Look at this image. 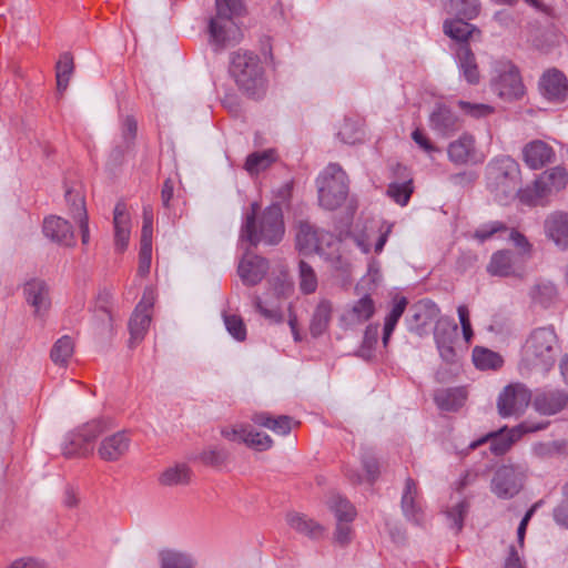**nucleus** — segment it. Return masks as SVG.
Segmentation results:
<instances>
[{
  "instance_id": "nucleus-60",
  "label": "nucleus",
  "mask_w": 568,
  "mask_h": 568,
  "mask_svg": "<svg viewBox=\"0 0 568 568\" xmlns=\"http://www.w3.org/2000/svg\"><path fill=\"white\" fill-rule=\"evenodd\" d=\"M152 257V242L141 241L140 254H139V267L138 274L145 276L150 272Z\"/></svg>"
},
{
  "instance_id": "nucleus-55",
  "label": "nucleus",
  "mask_w": 568,
  "mask_h": 568,
  "mask_svg": "<svg viewBox=\"0 0 568 568\" xmlns=\"http://www.w3.org/2000/svg\"><path fill=\"white\" fill-rule=\"evenodd\" d=\"M378 341V325L371 324L366 327L364 332V338L362 346L358 351L359 356L364 358H369L372 355V351Z\"/></svg>"
},
{
  "instance_id": "nucleus-21",
  "label": "nucleus",
  "mask_w": 568,
  "mask_h": 568,
  "mask_svg": "<svg viewBox=\"0 0 568 568\" xmlns=\"http://www.w3.org/2000/svg\"><path fill=\"white\" fill-rule=\"evenodd\" d=\"M413 314L409 321V329L417 335L423 336L426 326L435 320H438L439 307L430 300L418 302L413 307Z\"/></svg>"
},
{
  "instance_id": "nucleus-19",
  "label": "nucleus",
  "mask_w": 568,
  "mask_h": 568,
  "mask_svg": "<svg viewBox=\"0 0 568 568\" xmlns=\"http://www.w3.org/2000/svg\"><path fill=\"white\" fill-rule=\"evenodd\" d=\"M43 234L63 246H73L75 243L71 224L60 216L51 215L44 219Z\"/></svg>"
},
{
  "instance_id": "nucleus-52",
  "label": "nucleus",
  "mask_w": 568,
  "mask_h": 568,
  "mask_svg": "<svg viewBox=\"0 0 568 568\" xmlns=\"http://www.w3.org/2000/svg\"><path fill=\"white\" fill-rule=\"evenodd\" d=\"M564 449V442L554 440L548 443H537L532 446V454L538 458L546 459L561 454Z\"/></svg>"
},
{
  "instance_id": "nucleus-43",
  "label": "nucleus",
  "mask_w": 568,
  "mask_h": 568,
  "mask_svg": "<svg viewBox=\"0 0 568 568\" xmlns=\"http://www.w3.org/2000/svg\"><path fill=\"white\" fill-rule=\"evenodd\" d=\"M159 481L164 486L185 485L190 481V469L183 464L169 467L160 475Z\"/></svg>"
},
{
  "instance_id": "nucleus-13",
  "label": "nucleus",
  "mask_w": 568,
  "mask_h": 568,
  "mask_svg": "<svg viewBox=\"0 0 568 568\" xmlns=\"http://www.w3.org/2000/svg\"><path fill=\"white\" fill-rule=\"evenodd\" d=\"M491 276L499 277H523L525 267L518 257L509 250H499L495 252L486 266Z\"/></svg>"
},
{
  "instance_id": "nucleus-18",
  "label": "nucleus",
  "mask_w": 568,
  "mask_h": 568,
  "mask_svg": "<svg viewBox=\"0 0 568 568\" xmlns=\"http://www.w3.org/2000/svg\"><path fill=\"white\" fill-rule=\"evenodd\" d=\"M268 263L265 258L246 253L241 260L237 273L245 285H256L265 276Z\"/></svg>"
},
{
  "instance_id": "nucleus-26",
  "label": "nucleus",
  "mask_w": 568,
  "mask_h": 568,
  "mask_svg": "<svg viewBox=\"0 0 568 568\" xmlns=\"http://www.w3.org/2000/svg\"><path fill=\"white\" fill-rule=\"evenodd\" d=\"M418 486L412 478H406L405 486L402 495L400 507L404 516L416 524L422 519V507L418 501Z\"/></svg>"
},
{
  "instance_id": "nucleus-12",
  "label": "nucleus",
  "mask_w": 568,
  "mask_h": 568,
  "mask_svg": "<svg viewBox=\"0 0 568 568\" xmlns=\"http://www.w3.org/2000/svg\"><path fill=\"white\" fill-rule=\"evenodd\" d=\"M494 91L508 101L524 95V84L518 70L510 63L504 64L497 78L493 81Z\"/></svg>"
},
{
  "instance_id": "nucleus-46",
  "label": "nucleus",
  "mask_w": 568,
  "mask_h": 568,
  "mask_svg": "<svg viewBox=\"0 0 568 568\" xmlns=\"http://www.w3.org/2000/svg\"><path fill=\"white\" fill-rule=\"evenodd\" d=\"M162 568H194V560L182 552L163 550L160 552Z\"/></svg>"
},
{
  "instance_id": "nucleus-6",
  "label": "nucleus",
  "mask_w": 568,
  "mask_h": 568,
  "mask_svg": "<svg viewBox=\"0 0 568 568\" xmlns=\"http://www.w3.org/2000/svg\"><path fill=\"white\" fill-rule=\"evenodd\" d=\"M318 202L326 210L341 206L348 192L345 172L337 164H329L317 179Z\"/></svg>"
},
{
  "instance_id": "nucleus-27",
  "label": "nucleus",
  "mask_w": 568,
  "mask_h": 568,
  "mask_svg": "<svg viewBox=\"0 0 568 568\" xmlns=\"http://www.w3.org/2000/svg\"><path fill=\"white\" fill-rule=\"evenodd\" d=\"M65 200L70 206L71 216L79 223L82 243L88 244L90 234L84 197L79 192L67 190Z\"/></svg>"
},
{
  "instance_id": "nucleus-54",
  "label": "nucleus",
  "mask_w": 568,
  "mask_h": 568,
  "mask_svg": "<svg viewBox=\"0 0 568 568\" xmlns=\"http://www.w3.org/2000/svg\"><path fill=\"white\" fill-rule=\"evenodd\" d=\"M457 104L465 114L474 119L486 118L494 113V108L485 103H471L459 100Z\"/></svg>"
},
{
  "instance_id": "nucleus-44",
  "label": "nucleus",
  "mask_w": 568,
  "mask_h": 568,
  "mask_svg": "<svg viewBox=\"0 0 568 568\" xmlns=\"http://www.w3.org/2000/svg\"><path fill=\"white\" fill-rule=\"evenodd\" d=\"M298 285L304 294L314 293L318 285L314 268L303 260L298 263Z\"/></svg>"
},
{
  "instance_id": "nucleus-36",
  "label": "nucleus",
  "mask_w": 568,
  "mask_h": 568,
  "mask_svg": "<svg viewBox=\"0 0 568 568\" xmlns=\"http://www.w3.org/2000/svg\"><path fill=\"white\" fill-rule=\"evenodd\" d=\"M444 32L453 40L459 42L460 45L467 44V40L475 34H480V31L475 26L466 22L464 19L445 21Z\"/></svg>"
},
{
  "instance_id": "nucleus-53",
  "label": "nucleus",
  "mask_w": 568,
  "mask_h": 568,
  "mask_svg": "<svg viewBox=\"0 0 568 568\" xmlns=\"http://www.w3.org/2000/svg\"><path fill=\"white\" fill-rule=\"evenodd\" d=\"M224 324L227 332L239 342L246 338V327L241 316L239 315H223Z\"/></svg>"
},
{
  "instance_id": "nucleus-3",
  "label": "nucleus",
  "mask_w": 568,
  "mask_h": 568,
  "mask_svg": "<svg viewBox=\"0 0 568 568\" xmlns=\"http://www.w3.org/2000/svg\"><path fill=\"white\" fill-rule=\"evenodd\" d=\"M230 74L240 91L250 98L260 99L266 92L264 68L258 55L248 51L231 54Z\"/></svg>"
},
{
  "instance_id": "nucleus-32",
  "label": "nucleus",
  "mask_w": 568,
  "mask_h": 568,
  "mask_svg": "<svg viewBox=\"0 0 568 568\" xmlns=\"http://www.w3.org/2000/svg\"><path fill=\"white\" fill-rule=\"evenodd\" d=\"M333 313V305L328 300H321L316 305L311 324L310 332L312 336L318 337L324 334L329 325Z\"/></svg>"
},
{
  "instance_id": "nucleus-51",
  "label": "nucleus",
  "mask_w": 568,
  "mask_h": 568,
  "mask_svg": "<svg viewBox=\"0 0 568 568\" xmlns=\"http://www.w3.org/2000/svg\"><path fill=\"white\" fill-rule=\"evenodd\" d=\"M412 193V180L405 181L403 183H390L387 189L388 196L392 197L397 204L402 206L408 203Z\"/></svg>"
},
{
  "instance_id": "nucleus-2",
  "label": "nucleus",
  "mask_w": 568,
  "mask_h": 568,
  "mask_svg": "<svg viewBox=\"0 0 568 568\" xmlns=\"http://www.w3.org/2000/svg\"><path fill=\"white\" fill-rule=\"evenodd\" d=\"M251 209L252 213L246 215L241 230V240L247 241L252 246H257L260 243L267 245L280 243L284 234L281 206L270 205L261 214H257V203H252Z\"/></svg>"
},
{
  "instance_id": "nucleus-38",
  "label": "nucleus",
  "mask_w": 568,
  "mask_h": 568,
  "mask_svg": "<svg viewBox=\"0 0 568 568\" xmlns=\"http://www.w3.org/2000/svg\"><path fill=\"white\" fill-rule=\"evenodd\" d=\"M151 323V315L149 312H143L141 308H135L130 322V346L133 347L135 344L140 343Z\"/></svg>"
},
{
  "instance_id": "nucleus-42",
  "label": "nucleus",
  "mask_w": 568,
  "mask_h": 568,
  "mask_svg": "<svg viewBox=\"0 0 568 568\" xmlns=\"http://www.w3.org/2000/svg\"><path fill=\"white\" fill-rule=\"evenodd\" d=\"M73 351L74 344L71 337L62 336L54 343L50 353V357L55 365L65 367L73 354Z\"/></svg>"
},
{
  "instance_id": "nucleus-9",
  "label": "nucleus",
  "mask_w": 568,
  "mask_h": 568,
  "mask_svg": "<svg viewBox=\"0 0 568 568\" xmlns=\"http://www.w3.org/2000/svg\"><path fill=\"white\" fill-rule=\"evenodd\" d=\"M457 324L448 317H439L434 328V339L442 359L448 364L457 362L454 343L457 338Z\"/></svg>"
},
{
  "instance_id": "nucleus-39",
  "label": "nucleus",
  "mask_w": 568,
  "mask_h": 568,
  "mask_svg": "<svg viewBox=\"0 0 568 568\" xmlns=\"http://www.w3.org/2000/svg\"><path fill=\"white\" fill-rule=\"evenodd\" d=\"M466 393L463 388H448L435 394V402L443 410H456L465 402Z\"/></svg>"
},
{
  "instance_id": "nucleus-49",
  "label": "nucleus",
  "mask_w": 568,
  "mask_h": 568,
  "mask_svg": "<svg viewBox=\"0 0 568 568\" xmlns=\"http://www.w3.org/2000/svg\"><path fill=\"white\" fill-rule=\"evenodd\" d=\"M337 135L344 143L354 144L362 140L364 133L358 121L345 119Z\"/></svg>"
},
{
  "instance_id": "nucleus-61",
  "label": "nucleus",
  "mask_w": 568,
  "mask_h": 568,
  "mask_svg": "<svg viewBox=\"0 0 568 568\" xmlns=\"http://www.w3.org/2000/svg\"><path fill=\"white\" fill-rule=\"evenodd\" d=\"M564 499L554 510L555 520L565 527H568V483L562 487Z\"/></svg>"
},
{
  "instance_id": "nucleus-22",
  "label": "nucleus",
  "mask_w": 568,
  "mask_h": 568,
  "mask_svg": "<svg viewBox=\"0 0 568 568\" xmlns=\"http://www.w3.org/2000/svg\"><path fill=\"white\" fill-rule=\"evenodd\" d=\"M374 313V301L369 295H364L343 312L341 322L345 327L357 326L368 321Z\"/></svg>"
},
{
  "instance_id": "nucleus-58",
  "label": "nucleus",
  "mask_w": 568,
  "mask_h": 568,
  "mask_svg": "<svg viewBox=\"0 0 568 568\" xmlns=\"http://www.w3.org/2000/svg\"><path fill=\"white\" fill-rule=\"evenodd\" d=\"M227 452L219 447H210L200 454V460L205 465L220 466L227 459Z\"/></svg>"
},
{
  "instance_id": "nucleus-37",
  "label": "nucleus",
  "mask_w": 568,
  "mask_h": 568,
  "mask_svg": "<svg viewBox=\"0 0 568 568\" xmlns=\"http://www.w3.org/2000/svg\"><path fill=\"white\" fill-rule=\"evenodd\" d=\"M469 503L466 498L450 497V503L445 510L450 528L455 529L457 532L462 530L464 518L467 515Z\"/></svg>"
},
{
  "instance_id": "nucleus-31",
  "label": "nucleus",
  "mask_w": 568,
  "mask_h": 568,
  "mask_svg": "<svg viewBox=\"0 0 568 568\" xmlns=\"http://www.w3.org/2000/svg\"><path fill=\"white\" fill-rule=\"evenodd\" d=\"M286 521L293 530L312 539L321 538L325 531L321 524L301 513L287 514Z\"/></svg>"
},
{
  "instance_id": "nucleus-5",
  "label": "nucleus",
  "mask_w": 568,
  "mask_h": 568,
  "mask_svg": "<svg viewBox=\"0 0 568 568\" xmlns=\"http://www.w3.org/2000/svg\"><path fill=\"white\" fill-rule=\"evenodd\" d=\"M567 183L568 171L562 166L551 168L521 189L519 201L528 206H546L554 195L567 186Z\"/></svg>"
},
{
  "instance_id": "nucleus-24",
  "label": "nucleus",
  "mask_w": 568,
  "mask_h": 568,
  "mask_svg": "<svg viewBox=\"0 0 568 568\" xmlns=\"http://www.w3.org/2000/svg\"><path fill=\"white\" fill-rule=\"evenodd\" d=\"M129 447V436L124 432H118L100 443L98 454L105 462H115L125 455Z\"/></svg>"
},
{
  "instance_id": "nucleus-56",
  "label": "nucleus",
  "mask_w": 568,
  "mask_h": 568,
  "mask_svg": "<svg viewBox=\"0 0 568 568\" xmlns=\"http://www.w3.org/2000/svg\"><path fill=\"white\" fill-rule=\"evenodd\" d=\"M138 132V122L131 116L126 115L122 122L121 138L122 143L125 145V150H131L134 145V140Z\"/></svg>"
},
{
  "instance_id": "nucleus-4",
  "label": "nucleus",
  "mask_w": 568,
  "mask_h": 568,
  "mask_svg": "<svg viewBox=\"0 0 568 568\" xmlns=\"http://www.w3.org/2000/svg\"><path fill=\"white\" fill-rule=\"evenodd\" d=\"M558 354L557 336L550 327L534 329L523 347V368L548 371L555 363Z\"/></svg>"
},
{
  "instance_id": "nucleus-28",
  "label": "nucleus",
  "mask_w": 568,
  "mask_h": 568,
  "mask_svg": "<svg viewBox=\"0 0 568 568\" xmlns=\"http://www.w3.org/2000/svg\"><path fill=\"white\" fill-rule=\"evenodd\" d=\"M568 396L560 390L538 393L532 402L537 412L544 415H554L566 407Z\"/></svg>"
},
{
  "instance_id": "nucleus-23",
  "label": "nucleus",
  "mask_w": 568,
  "mask_h": 568,
  "mask_svg": "<svg viewBox=\"0 0 568 568\" xmlns=\"http://www.w3.org/2000/svg\"><path fill=\"white\" fill-rule=\"evenodd\" d=\"M429 125L438 135L447 138L458 131V116L447 106L438 105L429 115Z\"/></svg>"
},
{
  "instance_id": "nucleus-7",
  "label": "nucleus",
  "mask_w": 568,
  "mask_h": 568,
  "mask_svg": "<svg viewBox=\"0 0 568 568\" xmlns=\"http://www.w3.org/2000/svg\"><path fill=\"white\" fill-rule=\"evenodd\" d=\"M525 470L519 466L504 465L499 467L491 480L493 493L503 499H510L523 488Z\"/></svg>"
},
{
  "instance_id": "nucleus-47",
  "label": "nucleus",
  "mask_w": 568,
  "mask_h": 568,
  "mask_svg": "<svg viewBox=\"0 0 568 568\" xmlns=\"http://www.w3.org/2000/svg\"><path fill=\"white\" fill-rule=\"evenodd\" d=\"M473 361L479 369H496L503 364V359L497 353L479 347L474 349Z\"/></svg>"
},
{
  "instance_id": "nucleus-1",
  "label": "nucleus",
  "mask_w": 568,
  "mask_h": 568,
  "mask_svg": "<svg viewBox=\"0 0 568 568\" xmlns=\"http://www.w3.org/2000/svg\"><path fill=\"white\" fill-rule=\"evenodd\" d=\"M486 189L494 201L506 205L519 199L521 172L519 164L509 155H499L485 169Z\"/></svg>"
},
{
  "instance_id": "nucleus-17",
  "label": "nucleus",
  "mask_w": 568,
  "mask_h": 568,
  "mask_svg": "<svg viewBox=\"0 0 568 568\" xmlns=\"http://www.w3.org/2000/svg\"><path fill=\"white\" fill-rule=\"evenodd\" d=\"M555 158L552 146L541 140H534L523 148V160L531 170H539L551 163Z\"/></svg>"
},
{
  "instance_id": "nucleus-57",
  "label": "nucleus",
  "mask_w": 568,
  "mask_h": 568,
  "mask_svg": "<svg viewBox=\"0 0 568 568\" xmlns=\"http://www.w3.org/2000/svg\"><path fill=\"white\" fill-rule=\"evenodd\" d=\"M506 230L507 227L503 222L494 221L476 229L474 231L473 237L483 243L489 240L494 234Z\"/></svg>"
},
{
  "instance_id": "nucleus-48",
  "label": "nucleus",
  "mask_w": 568,
  "mask_h": 568,
  "mask_svg": "<svg viewBox=\"0 0 568 568\" xmlns=\"http://www.w3.org/2000/svg\"><path fill=\"white\" fill-rule=\"evenodd\" d=\"M449 11L465 19H475L480 11L478 0H449Z\"/></svg>"
},
{
  "instance_id": "nucleus-11",
  "label": "nucleus",
  "mask_w": 568,
  "mask_h": 568,
  "mask_svg": "<svg viewBox=\"0 0 568 568\" xmlns=\"http://www.w3.org/2000/svg\"><path fill=\"white\" fill-rule=\"evenodd\" d=\"M546 426H547V424L532 423L529 420H525L521 424H519L518 426L511 428L509 430L506 439L501 438V437H497L491 433L486 437H483L478 440L471 442L469 444V449L477 448L479 445L487 442V439L489 437H491L493 440H491L490 449L493 450L494 454L501 455V454L506 453L509 449V447L511 446V444L514 442L518 440L524 434L544 429Z\"/></svg>"
},
{
  "instance_id": "nucleus-30",
  "label": "nucleus",
  "mask_w": 568,
  "mask_h": 568,
  "mask_svg": "<svg viewBox=\"0 0 568 568\" xmlns=\"http://www.w3.org/2000/svg\"><path fill=\"white\" fill-rule=\"evenodd\" d=\"M113 224L115 250L122 253L126 250L130 240V216L123 203H118L114 207Z\"/></svg>"
},
{
  "instance_id": "nucleus-25",
  "label": "nucleus",
  "mask_w": 568,
  "mask_h": 568,
  "mask_svg": "<svg viewBox=\"0 0 568 568\" xmlns=\"http://www.w3.org/2000/svg\"><path fill=\"white\" fill-rule=\"evenodd\" d=\"M237 28L232 19L217 14L210 19L209 33L211 42L222 48L232 40H235Z\"/></svg>"
},
{
  "instance_id": "nucleus-33",
  "label": "nucleus",
  "mask_w": 568,
  "mask_h": 568,
  "mask_svg": "<svg viewBox=\"0 0 568 568\" xmlns=\"http://www.w3.org/2000/svg\"><path fill=\"white\" fill-rule=\"evenodd\" d=\"M459 69L468 83L475 84L479 81V70L474 52L468 44L459 45L457 50Z\"/></svg>"
},
{
  "instance_id": "nucleus-59",
  "label": "nucleus",
  "mask_w": 568,
  "mask_h": 568,
  "mask_svg": "<svg viewBox=\"0 0 568 568\" xmlns=\"http://www.w3.org/2000/svg\"><path fill=\"white\" fill-rule=\"evenodd\" d=\"M216 13L232 19L241 13L243 4L241 0H215Z\"/></svg>"
},
{
  "instance_id": "nucleus-14",
  "label": "nucleus",
  "mask_w": 568,
  "mask_h": 568,
  "mask_svg": "<svg viewBox=\"0 0 568 568\" xmlns=\"http://www.w3.org/2000/svg\"><path fill=\"white\" fill-rule=\"evenodd\" d=\"M544 232L561 250H568V213L554 211L544 221Z\"/></svg>"
},
{
  "instance_id": "nucleus-64",
  "label": "nucleus",
  "mask_w": 568,
  "mask_h": 568,
  "mask_svg": "<svg viewBox=\"0 0 568 568\" xmlns=\"http://www.w3.org/2000/svg\"><path fill=\"white\" fill-rule=\"evenodd\" d=\"M509 240L520 250L521 255H530L532 246L523 233L513 229L509 233Z\"/></svg>"
},
{
  "instance_id": "nucleus-29",
  "label": "nucleus",
  "mask_w": 568,
  "mask_h": 568,
  "mask_svg": "<svg viewBox=\"0 0 568 568\" xmlns=\"http://www.w3.org/2000/svg\"><path fill=\"white\" fill-rule=\"evenodd\" d=\"M28 303L34 308L36 315H41L50 307L49 288L43 281L32 280L24 285Z\"/></svg>"
},
{
  "instance_id": "nucleus-8",
  "label": "nucleus",
  "mask_w": 568,
  "mask_h": 568,
  "mask_svg": "<svg viewBox=\"0 0 568 568\" xmlns=\"http://www.w3.org/2000/svg\"><path fill=\"white\" fill-rule=\"evenodd\" d=\"M531 400L530 390L523 384H510L498 397L497 408L503 417L521 414Z\"/></svg>"
},
{
  "instance_id": "nucleus-40",
  "label": "nucleus",
  "mask_w": 568,
  "mask_h": 568,
  "mask_svg": "<svg viewBox=\"0 0 568 568\" xmlns=\"http://www.w3.org/2000/svg\"><path fill=\"white\" fill-rule=\"evenodd\" d=\"M407 304H408V301L404 296L394 298L393 307H392L389 314L385 318L384 334H383L384 346L387 345L389 337H390L392 333L394 332L398 320L400 318V316L403 315V313L406 310Z\"/></svg>"
},
{
  "instance_id": "nucleus-35",
  "label": "nucleus",
  "mask_w": 568,
  "mask_h": 568,
  "mask_svg": "<svg viewBox=\"0 0 568 568\" xmlns=\"http://www.w3.org/2000/svg\"><path fill=\"white\" fill-rule=\"evenodd\" d=\"M321 232H323V230H318L307 222L301 223L296 233V245L300 251L304 253H316Z\"/></svg>"
},
{
  "instance_id": "nucleus-45",
  "label": "nucleus",
  "mask_w": 568,
  "mask_h": 568,
  "mask_svg": "<svg viewBox=\"0 0 568 568\" xmlns=\"http://www.w3.org/2000/svg\"><path fill=\"white\" fill-rule=\"evenodd\" d=\"M73 58L70 53H63L57 63V88L63 92L69 85L71 74L73 72Z\"/></svg>"
},
{
  "instance_id": "nucleus-63",
  "label": "nucleus",
  "mask_w": 568,
  "mask_h": 568,
  "mask_svg": "<svg viewBox=\"0 0 568 568\" xmlns=\"http://www.w3.org/2000/svg\"><path fill=\"white\" fill-rule=\"evenodd\" d=\"M153 232V209L151 205L143 207V226L141 232V241L152 242Z\"/></svg>"
},
{
  "instance_id": "nucleus-15",
  "label": "nucleus",
  "mask_w": 568,
  "mask_h": 568,
  "mask_svg": "<svg viewBox=\"0 0 568 568\" xmlns=\"http://www.w3.org/2000/svg\"><path fill=\"white\" fill-rule=\"evenodd\" d=\"M541 94L549 101L562 102L568 93V82L562 72L556 69L546 71L540 78Z\"/></svg>"
},
{
  "instance_id": "nucleus-62",
  "label": "nucleus",
  "mask_w": 568,
  "mask_h": 568,
  "mask_svg": "<svg viewBox=\"0 0 568 568\" xmlns=\"http://www.w3.org/2000/svg\"><path fill=\"white\" fill-rule=\"evenodd\" d=\"M100 422L93 420L79 429L78 436L85 443L94 440L102 433Z\"/></svg>"
},
{
  "instance_id": "nucleus-10",
  "label": "nucleus",
  "mask_w": 568,
  "mask_h": 568,
  "mask_svg": "<svg viewBox=\"0 0 568 568\" xmlns=\"http://www.w3.org/2000/svg\"><path fill=\"white\" fill-rule=\"evenodd\" d=\"M221 435L230 440L243 443L256 450L263 452L272 447V438L263 433L254 432L248 425L236 424L221 428Z\"/></svg>"
},
{
  "instance_id": "nucleus-34",
  "label": "nucleus",
  "mask_w": 568,
  "mask_h": 568,
  "mask_svg": "<svg viewBox=\"0 0 568 568\" xmlns=\"http://www.w3.org/2000/svg\"><path fill=\"white\" fill-rule=\"evenodd\" d=\"M253 422L260 426L266 427L277 435H287L293 427V419L287 415L271 416L267 413H256Z\"/></svg>"
},
{
  "instance_id": "nucleus-41",
  "label": "nucleus",
  "mask_w": 568,
  "mask_h": 568,
  "mask_svg": "<svg viewBox=\"0 0 568 568\" xmlns=\"http://www.w3.org/2000/svg\"><path fill=\"white\" fill-rule=\"evenodd\" d=\"M276 160L273 150H265L250 154L245 162V170L250 174H258L260 172L268 169Z\"/></svg>"
},
{
  "instance_id": "nucleus-20",
  "label": "nucleus",
  "mask_w": 568,
  "mask_h": 568,
  "mask_svg": "<svg viewBox=\"0 0 568 568\" xmlns=\"http://www.w3.org/2000/svg\"><path fill=\"white\" fill-rule=\"evenodd\" d=\"M448 159L456 165H465L476 162L475 138L464 133L447 148Z\"/></svg>"
},
{
  "instance_id": "nucleus-16",
  "label": "nucleus",
  "mask_w": 568,
  "mask_h": 568,
  "mask_svg": "<svg viewBox=\"0 0 568 568\" xmlns=\"http://www.w3.org/2000/svg\"><path fill=\"white\" fill-rule=\"evenodd\" d=\"M316 253L328 261L335 270L347 272L349 263L341 253V241L329 232H321Z\"/></svg>"
},
{
  "instance_id": "nucleus-50",
  "label": "nucleus",
  "mask_w": 568,
  "mask_h": 568,
  "mask_svg": "<svg viewBox=\"0 0 568 568\" xmlns=\"http://www.w3.org/2000/svg\"><path fill=\"white\" fill-rule=\"evenodd\" d=\"M328 507L334 511L337 521H352L355 517L354 507L341 496L331 497Z\"/></svg>"
}]
</instances>
